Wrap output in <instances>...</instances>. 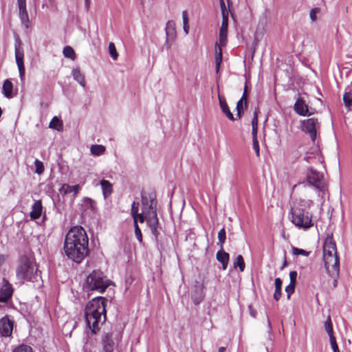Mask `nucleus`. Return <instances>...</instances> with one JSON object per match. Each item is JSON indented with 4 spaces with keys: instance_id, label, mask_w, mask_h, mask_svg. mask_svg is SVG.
<instances>
[{
    "instance_id": "35",
    "label": "nucleus",
    "mask_w": 352,
    "mask_h": 352,
    "mask_svg": "<svg viewBox=\"0 0 352 352\" xmlns=\"http://www.w3.org/2000/svg\"><path fill=\"white\" fill-rule=\"evenodd\" d=\"M134 226H135V235L138 240L139 242H142V234L141 230L138 225V221H134Z\"/></svg>"
},
{
    "instance_id": "61",
    "label": "nucleus",
    "mask_w": 352,
    "mask_h": 352,
    "mask_svg": "<svg viewBox=\"0 0 352 352\" xmlns=\"http://www.w3.org/2000/svg\"><path fill=\"white\" fill-rule=\"evenodd\" d=\"M84 352H92V351H90V350H87V349H85Z\"/></svg>"
},
{
    "instance_id": "14",
    "label": "nucleus",
    "mask_w": 352,
    "mask_h": 352,
    "mask_svg": "<svg viewBox=\"0 0 352 352\" xmlns=\"http://www.w3.org/2000/svg\"><path fill=\"white\" fill-rule=\"evenodd\" d=\"M294 109L296 113L300 116H306L312 114V113L309 112L308 106L302 98H298L296 100Z\"/></svg>"
},
{
    "instance_id": "60",
    "label": "nucleus",
    "mask_w": 352,
    "mask_h": 352,
    "mask_svg": "<svg viewBox=\"0 0 352 352\" xmlns=\"http://www.w3.org/2000/svg\"><path fill=\"white\" fill-rule=\"evenodd\" d=\"M243 94H246V96H248V88L246 85L244 87Z\"/></svg>"
},
{
    "instance_id": "16",
    "label": "nucleus",
    "mask_w": 352,
    "mask_h": 352,
    "mask_svg": "<svg viewBox=\"0 0 352 352\" xmlns=\"http://www.w3.org/2000/svg\"><path fill=\"white\" fill-rule=\"evenodd\" d=\"M191 298L195 305H199L203 300L204 298V294L203 292L202 285L195 287L192 292Z\"/></svg>"
},
{
    "instance_id": "46",
    "label": "nucleus",
    "mask_w": 352,
    "mask_h": 352,
    "mask_svg": "<svg viewBox=\"0 0 352 352\" xmlns=\"http://www.w3.org/2000/svg\"><path fill=\"white\" fill-rule=\"evenodd\" d=\"M275 289H282V280L280 278H275Z\"/></svg>"
},
{
    "instance_id": "57",
    "label": "nucleus",
    "mask_w": 352,
    "mask_h": 352,
    "mask_svg": "<svg viewBox=\"0 0 352 352\" xmlns=\"http://www.w3.org/2000/svg\"><path fill=\"white\" fill-rule=\"evenodd\" d=\"M338 277V276L337 277H332L333 278V285L334 287H337V284H338L337 278Z\"/></svg>"
},
{
    "instance_id": "32",
    "label": "nucleus",
    "mask_w": 352,
    "mask_h": 352,
    "mask_svg": "<svg viewBox=\"0 0 352 352\" xmlns=\"http://www.w3.org/2000/svg\"><path fill=\"white\" fill-rule=\"evenodd\" d=\"M324 329H325L326 332L328 333V335L333 333L332 322H331V319L330 316H329L327 317V318L324 322Z\"/></svg>"
},
{
    "instance_id": "30",
    "label": "nucleus",
    "mask_w": 352,
    "mask_h": 352,
    "mask_svg": "<svg viewBox=\"0 0 352 352\" xmlns=\"http://www.w3.org/2000/svg\"><path fill=\"white\" fill-rule=\"evenodd\" d=\"M245 262L241 255H238L236 261L234 262V267H239L241 272H243L245 269Z\"/></svg>"
},
{
    "instance_id": "54",
    "label": "nucleus",
    "mask_w": 352,
    "mask_h": 352,
    "mask_svg": "<svg viewBox=\"0 0 352 352\" xmlns=\"http://www.w3.org/2000/svg\"><path fill=\"white\" fill-rule=\"evenodd\" d=\"M184 25V30L185 32V33L187 34H188V31H189V25H188V23L187 24H183Z\"/></svg>"
},
{
    "instance_id": "45",
    "label": "nucleus",
    "mask_w": 352,
    "mask_h": 352,
    "mask_svg": "<svg viewBox=\"0 0 352 352\" xmlns=\"http://www.w3.org/2000/svg\"><path fill=\"white\" fill-rule=\"evenodd\" d=\"M252 127H258V114L256 111H255L254 113V117L252 120Z\"/></svg>"
},
{
    "instance_id": "23",
    "label": "nucleus",
    "mask_w": 352,
    "mask_h": 352,
    "mask_svg": "<svg viewBox=\"0 0 352 352\" xmlns=\"http://www.w3.org/2000/svg\"><path fill=\"white\" fill-rule=\"evenodd\" d=\"M139 203L133 202L131 206V215L133 218V221L139 219L140 223L144 221V217L143 214L138 213Z\"/></svg>"
},
{
    "instance_id": "53",
    "label": "nucleus",
    "mask_w": 352,
    "mask_h": 352,
    "mask_svg": "<svg viewBox=\"0 0 352 352\" xmlns=\"http://www.w3.org/2000/svg\"><path fill=\"white\" fill-rule=\"evenodd\" d=\"M252 138L257 139V127L252 128Z\"/></svg>"
},
{
    "instance_id": "39",
    "label": "nucleus",
    "mask_w": 352,
    "mask_h": 352,
    "mask_svg": "<svg viewBox=\"0 0 352 352\" xmlns=\"http://www.w3.org/2000/svg\"><path fill=\"white\" fill-rule=\"evenodd\" d=\"M295 289V285H292L289 283L286 287H285V292L287 294V298H290V296L294 292Z\"/></svg>"
},
{
    "instance_id": "34",
    "label": "nucleus",
    "mask_w": 352,
    "mask_h": 352,
    "mask_svg": "<svg viewBox=\"0 0 352 352\" xmlns=\"http://www.w3.org/2000/svg\"><path fill=\"white\" fill-rule=\"evenodd\" d=\"M12 352H33L32 347L25 344H21L13 350Z\"/></svg>"
},
{
    "instance_id": "62",
    "label": "nucleus",
    "mask_w": 352,
    "mask_h": 352,
    "mask_svg": "<svg viewBox=\"0 0 352 352\" xmlns=\"http://www.w3.org/2000/svg\"><path fill=\"white\" fill-rule=\"evenodd\" d=\"M286 265V262H285V263H283V267Z\"/></svg>"
},
{
    "instance_id": "8",
    "label": "nucleus",
    "mask_w": 352,
    "mask_h": 352,
    "mask_svg": "<svg viewBox=\"0 0 352 352\" xmlns=\"http://www.w3.org/2000/svg\"><path fill=\"white\" fill-rule=\"evenodd\" d=\"M292 222L298 228L307 230L313 226L311 215L305 212V210L300 207L296 206L292 208Z\"/></svg>"
},
{
    "instance_id": "11",
    "label": "nucleus",
    "mask_w": 352,
    "mask_h": 352,
    "mask_svg": "<svg viewBox=\"0 0 352 352\" xmlns=\"http://www.w3.org/2000/svg\"><path fill=\"white\" fill-rule=\"evenodd\" d=\"M23 51L20 48L19 45H15V59L16 63L19 69V77L21 82L25 80V66L23 63Z\"/></svg>"
},
{
    "instance_id": "29",
    "label": "nucleus",
    "mask_w": 352,
    "mask_h": 352,
    "mask_svg": "<svg viewBox=\"0 0 352 352\" xmlns=\"http://www.w3.org/2000/svg\"><path fill=\"white\" fill-rule=\"evenodd\" d=\"M63 53L66 58H69L72 60H74L76 58V53L74 49L70 46H65L63 48Z\"/></svg>"
},
{
    "instance_id": "51",
    "label": "nucleus",
    "mask_w": 352,
    "mask_h": 352,
    "mask_svg": "<svg viewBox=\"0 0 352 352\" xmlns=\"http://www.w3.org/2000/svg\"><path fill=\"white\" fill-rule=\"evenodd\" d=\"M182 19H183V24L188 23V14H187V12L186 10L183 11V12H182Z\"/></svg>"
},
{
    "instance_id": "38",
    "label": "nucleus",
    "mask_w": 352,
    "mask_h": 352,
    "mask_svg": "<svg viewBox=\"0 0 352 352\" xmlns=\"http://www.w3.org/2000/svg\"><path fill=\"white\" fill-rule=\"evenodd\" d=\"M219 4H220L222 17H223V16H228L229 10H227L224 1L219 0Z\"/></svg>"
},
{
    "instance_id": "17",
    "label": "nucleus",
    "mask_w": 352,
    "mask_h": 352,
    "mask_svg": "<svg viewBox=\"0 0 352 352\" xmlns=\"http://www.w3.org/2000/svg\"><path fill=\"white\" fill-rule=\"evenodd\" d=\"M13 84L10 79H6L4 80L2 86V94L3 95L8 99L13 98Z\"/></svg>"
},
{
    "instance_id": "36",
    "label": "nucleus",
    "mask_w": 352,
    "mask_h": 352,
    "mask_svg": "<svg viewBox=\"0 0 352 352\" xmlns=\"http://www.w3.org/2000/svg\"><path fill=\"white\" fill-rule=\"evenodd\" d=\"M292 253L294 255H302L304 256H308L309 255V252H307L305 250L300 249L298 248L293 247L292 248Z\"/></svg>"
},
{
    "instance_id": "12",
    "label": "nucleus",
    "mask_w": 352,
    "mask_h": 352,
    "mask_svg": "<svg viewBox=\"0 0 352 352\" xmlns=\"http://www.w3.org/2000/svg\"><path fill=\"white\" fill-rule=\"evenodd\" d=\"M166 46L167 49H170L172 45V43L176 36L175 23L173 21H168L167 22L166 27Z\"/></svg>"
},
{
    "instance_id": "33",
    "label": "nucleus",
    "mask_w": 352,
    "mask_h": 352,
    "mask_svg": "<svg viewBox=\"0 0 352 352\" xmlns=\"http://www.w3.org/2000/svg\"><path fill=\"white\" fill-rule=\"evenodd\" d=\"M109 52L113 60H116L118 58V54L117 53L114 43L112 42L109 44Z\"/></svg>"
},
{
    "instance_id": "52",
    "label": "nucleus",
    "mask_w": 352,
    "mask_h": 352,
    "mask_svg": "<svg viewBox=\"0 0 352 352\" xmlns=\"http://www.w3.org/2000/svg\"><path fill=\"white\" fill-rule=\"evenodd\" d=\"M247 97L248 96H246V94H243V96L241 97V98L239 100V101H241L242 103H245V104L246 105L247 104Z\"/></svg>"
},
{
    "instance_id": "55",
    "label": "nucleus",
    "mask_w": 352,
    "mask_h": 352,
    "mask_svg": "<svg viewBox=\"0 0 352 352\" xmlns=\"http://www.w3.org/2000/svg\"><path fill=\"white\" fill-rule=\"evenodd\" d=\"M250 308V314L252 317H255L256 316V312L255 310L252 309L251 307H249Z\"/></svg>"
},
{
    "instance_id": "63",
    "label": "nucleus",
    "mask_w": 352,
    "mask_h": 352,
    "mask_svg": "<svg viewBox=\"0 0 352 352\" xmlns=\"http://www.w3.org/2000/svg\"><path fill=\"white\" fill-rule=\"evenodd\" d=\"M268 326L270 327V322L269 320H268Z\"/></svg>"
},
{
    "instance_id": "59",
    "label": "nucleus",
    "mask_w": 352,
    "mask_h": 352,
    "mask_svg": "<svg viewBox=\"0 0 352 352\" xmlns=\"http://www.w3.org/2000/svg\"><path fill=\"white\" fill-rule=\"evenodd\" d=\"M226 351V347L221 346L219 348V352H225Z\"/></svg>"
},
{
    "instance_id": "41",
    "label": "nucleus",
    "mask_w": 352,
    "mask_h": 352,
    "mask_svg": "<svg viewBox=\"0 0 352 352\" xmlns=\"http://www.w3.org/2000/svg\"><path fill=\"white\" fill-rule=\"evenodd\" d=\"M297 275H298V274L296 271L290 272V273H289L290 283H289L296 285Z\"/></svg>"
},
{
    "instance_id": "50",
    "label": "nucleus",
    "mask_w": 352,
    "mask_h": 352,
    "mask_svg": "<svg viewBox=\"0 0 352 352\" xmlns=\"http://www.w3.org/2000/svg\"><path fill=\"white\" fill-rule=\"evenodd\" d=\"M281 296V289H275L274 294V298L276 300H278Z\"/></svg>"
},
{
    "instance_id": "31",
    "label": "nucleus",
    "mask_w": 352,
    "mask_h": 352,
    "mask_svg": "<svg viewBox=\"0 0 352 352\" xmlns=\"http://www.w3.org/2000/svg\"><path fill=\"white\" fill-rule=\"evenodd\" d=\"M34 166H35V173L38 174V175H41L43 172H44V170H45V168H44V165H43V163L38 160H36L34 161Z\"/></svg>"
},
{
    "instance_id": "13",
    "label": "nucleus",
    "mask_w": 352,
    "mask_h": 352,
    "mask_svg": "<svg viewBox=\"0 0 352 352\" xmlns=\"http://www.w3.org/2000/svg\"><path fill=\"white\" fill-rule=\"evenodd\" d=\"M13 329V322L7 316L0 320V333L2 336H10Z\"/></svg>"
},
{
    "instance_id": "9",
    "label": "nucleus",
    "mask_w": 352,
    "mask_h": 352,
    "mask_svg": "<svg viewBox=\"0 0 352 352\" xmlns=\"http://www.w3.org/2000/svg\"><path fill=\"white\" fill-rule=\"evenodd\" d=\"M307 180L310 185L320 191L319 196L324 198L327 189L323 174L310 168L307 173Z\"/></svg>"
},
{
    "instance_id": "24",
    "label": "nucleus",
    "mask_w": 352,
    "mask_h": 352,
    "mask_svg": "<svg viewBox=\"0 0 352 352\" xmlns=\"http://www.w3.org/2000/svg\"><path fill=\"white\" fill-rule=\"evenodd\" d=\"M72 76L75 80H76L82 87L85 86V76L80 72L79 68H74L72 70Z\"/></svg>"
},
{
    "instance_id": "37",
    "label": "nucleus",
    "mask_w": 352,
    "mask_h": 352,
    "mask_svg": "<svg viewBox=\"0 0 352 352\" xmlns=\"http://www.w3.org/2000/svg\"><path fill=\"white\" fill-rule=\"evenodd\" d=\"M226 239V230L224 228L220 230L218 233V239L221 243V246H223V244L225 243Z\"/></svg>"
},
{
    "instance_id": "25",
    "label": "nucleus",
    "mask_w": 352,
    "mask_h": 352,
    "mask_svg": "<svg viewBox=\"0 0 352 352\" xmlns=\"http://www.w3.org/2000/svg\"><path fill=\"white\" fill-rule=\"evenodd\" d=\"M100 185L102 190V193L104 198L107 197L112 192L113 188L112 184L107 180L102 179L100 182Z\"/></svg>"
},
{
    "instance_id": "43",
    "label": "nucleus",
    "mask_w": 352,
    "mask_h": 352,
    "mask_svg": "<svg viewBox=\"0 0 352 352\" xmlns=\"http://www.w3.org/2000/svg\"><path fill=\"white\" fill-rule=\"evenodd\" d=\"M253 149L254 150L257 156H259V144L257 139L253 140Z\"/></svg>"
},
{
    "instance_id": "10",
    "label": "nucleus",
    "mask_w": 352,
    "mask_h": 352,
    "mask_svg": "<svg viewBox=\"0 0 352 352\" xmlns=\"http://www.w3.org/2000/svg\"><path fill=\"white\" fill-rule=\"evenodd\" d=\"M319 128L320 123L316 118H311L302 122V131L309 133L313 141L316 138V131Z\"/></svg>"
},
{
    "instance_id": "4",
    "label": "nucleus",
    "mask_w": 352,
    "mask_h": 352,
    "mask_svg": "<svg viewBox=\"0 0 352 352\" xmlns=\"http://www.w3.org/2000/svg\"><path fill=\"white\" fill-rule=\"evenodd\" d=\"M157 201L153 198H148L146 196L142 197V212L144 221L149 227L152 234L157 240L161 227L159 225V221L156 211Z\"/></svg>"
},
{
    "instance_id": "56",
    "label": "nucleus",
    "mask_w": 352,
    "mask_h": 352,
    "mask_svg": "<svg viewBox=\"0 0 352 352\" xmlns=\"http://www.w3.org/2000/svg\"><path fill=\"white\" fill-rule=\"evenodd\" d=\"M331 348H332V350H333V352H340V351H339V349H338V344H337V345L332 346H331Z\"/></svg>"
},
{
    "instance_id": "26",
    "label": "nucleus",
    "mask_w": 352,
    "mask_h": 352,
    "mask_svg": "<svg viewBox=\"0 0 352 352\" xmlns=\"http://www.w3.org/2000/svg\"><path fill=\"white\" fill-rule=\"evenodd\" d=\"M49 127L60 131L63 130V122L56 116H54L50 121Z\"/></svg>"
},
{
    "instance_id": "19",
    "label": "nucleus",
    "mask_w": 352,
    "mask_h": 352,
    "mask_svg": "<svg viewBox=\"0 0 352 352\" xmlns=\"http://www.w3.org/2000/svg\"><path fill=\"white\" fill-rule=\"evenodd\" d=\"M80 186L78 184L74 186H69V184H65L60 188V193L63 195H67L73 193L75 197L79 192Z\"/></svg>"
},
{
    "instance_id": "64",
    "label": "nucleus",
    "mask_w": 352,
    "mask_h": 352,
    "mask_svg": "<svg viewBox=\"0 0 352 352\" xmlns=\"http://www.w3.org/2000/svg\"><path fill=\"white\" fill-rule=\"evenodd\" d=\"M142 1H143V2H144V1H146V0H142Z\"/></svg>"
},
{
    "instance_id": "3",
    "label": "nucleus",
    "mask_w": 352,
    "mask_h": 352,
    "mask_svg": "<svg viewBox=\"0 0 352 352\" xmlns=\"http://www.w3.org/2000/svg\"><path fill=\"white\" fill-rule=\"evenodd\" d=\"M323 259L327 272L331 277L339 276L340 264L335 242L327 237L323 245Z\"/></svg>"
},
{
    "instance_id": "40",
    "label": "nucleus",
    "mask_w": 352,
    "mask_h": 352,
    "mask_svg": "<svg viewBox=\"0 0 352 352\" xmlns=\"http://www.w3.org/2000/svg\"><path fill=\"white\" fill-rule=\"evenodd\" d=\"M298 204L300 207L309 208L313 204V201L310 199H307V200L302 199V200H300V202Z\"/></svg>"
},
{
    "instance_id": "18",
    "label": "nucleus",
    "mask_w": 352,
    "mask_h": 352,
    "mask_svg": "<svg viewBox=\"0 0 352 352\" xmlns=\"http://www.w3.org/2000/svg\"><path fill=\"white\" fill-rule=\"evenodd\" d=\"M42 210L43 206L41 201H36L32 207V211L30 214V218L33 220L38 219L41 215Z\"/></svg>"
},
{
    "instance_id": "48",
    "label": "nucleus",
    "mask_w": 352,
    "mask_h": 352,
    "mask_svg": "<svg viewBox=\"0 0 352 352\" xmlns=\"http://www.w3.org/2000/svg\"><path fill=\"white\" fill-rule=\"evenodd\" d=\"M329 340H330L331 346H334V345H337L336 340L335 336H333V333H331V334H329Z\"/></svg>"
},
{
    "instance_id": "58",
    "label": "nucleus",
    "mask_w": 352,
    "mask_h": 352,
    "mask_svg": "<svg viewBox=\"0 0 352 352\" xmlns=\"http://www.w3.org/2000/svg\"><path fill=\"white\" fill-rule=\"evenodd\" d=\"M85 1L86 8L88 10L89 7V1H90V0H85Z\"/></svg>"
},
{
    "instance_id": "20",
    "label": "nucleus",
    "mask_w": 352,
    "mask_h": 352,
    "mask_svg": "<svg viewBox=\"0 0 352 352\" xmlns=\"http://www.w3.org/2000/svg\"><path fill=\"white\" fill-rule=\"evenodd\" d=\"M19 16L21 23L26 29H28L30 26V21L27 8L19 9Z\"/></svg>"
},
{
    "instance_id": "28",
    "label": "nucleus",
    "mask_w": 352,
    "mask_h": 352,
    "mask_svg": "<svg viewBox=\"0 0 352 352\" xmlns=\"http://www.w3.org/2000/svg\"><path fill=\"white\" fill-rule=\"evenodd\" d=\"M343 101L344 106L348 110L352 109V93L351 91H346L343 96Z\"/></svg>"
},
{
    "instance_id": "47",
    "label": "nucleus",
    "mask_w": 352,
    "mask_h": 352,
    "mask_svg": "<svg viewBox=\"0 0 352 352\" xmlns=\"http://www.w3.org/2000/svg\"><path fill=\"white\" fill-rule=\"evenodd\" d=\"M18 9L27 8L26 0H17Z\"/></svg>"
},
{
    "instance_id": "49",
    "label": "nucleus",
    "mask_w": 352,
    "mask_h": 352,
    "mask_svg": "<svg viewBox=\"0 0 352 352\" xmlns=\"http://www.w3.org/2000/svg\"><path fill=\"white\" fill-rule=\"evenodd\" d=\"M329 340H330L331 346H334V345H337L336 340L335 336H333V333H331V334H329Z\"/></svg>"
},
{
    "instance_id": "6",
    "label": "nucleus",
    "mask_w": 352,
    "mask_h": 352,
    "mask_svg": "<svg viewBox=\"0 0 352 352\" xmlns=\"http://www.w3.org/2000/svg\"><path fill=\"white\" fill-rule=\"evenodd\" d=\"M110 285V280L100 270H94L87 277L84 288L87 291L103 293Z\"/></svg>"
},
{
    "instance_id": "7",
    "label": "nucleus",
    "mask_w": 352,
    "mask_h": 352,
    "mask_svg": "<svg viewBox=\"0 0 352 352\" xmlns=\"http://www.w3.org/2000/svg\"><path fill=\"white\" fill-rule=\"evenodd\" d=\"M228 16L222 17V22L219 34V42L215 43V64L216 72L218 73L222 61V47H225L228 43Z\"/></svg>"
},
{
    "instance_id": "15",
    "label": "nucleus",
    "mask_w": 352,
    "mask_h": 352,
    "mask_svg": "<svg viewBox=\"0 0 352 352\" xmlns=\"http://www.w3.org/2000/svg\"><path fill=\"white\" fill-rule=\"evenodd\" d=\"M103 352H113L114 349V342L112 338L111 333H106L102 338Z\"/></svg>"
},
{
    "instance_id": "44",
    "label": "nucleus",
    "mask_w": 352,
    "mask_h": 352,
    "mask_svg": "<svg viewBox=\"0 0 352 352\" xmlns=\"http://www.w3.org/2000/svg\"><path fill=\"white\" fill-rule=\"evenodd\" d=\"M318 8H314L310 11V18L312 21H315L316 20V14L318 12Z\"/></svg>"
},
{
    "instance_id": "42",
    "label": "nucleus",
    "mask_w": 352,
    "mask_h": 352,
    "mask_svg": "<svg viewBox=\"0 0 352 352\" xmlns=\"http://www.w3.org/2000/svg\"><path fill=\"white\" fill-rule=\"evenodd\" d=\"M236 109V111H237L236 116L239 118H241V113L243 111V103L241 102V101H238L237 102Z\"/></svg>"
},
{
    "instance_id": "27",
    "label": "nucleus",
    "mask_w": 352,
    "mask_h": 352,
    "mask_svg": "<svg viewBox=\"0 0 352 352\" xmlns=\"http://www.w3.org/2000/svg\"><path fill=\"white\" fill-rule=\"evenodd\" d=\"M90 151L92 155L99 156L104 153L105 147L100 144L92 145Z\"/></svg>"
},
{
    "instance_id": "21",
    "label": "nucleus",
    "mask_w": 352,
    "mask_h": 352,
    "mask_svg": "<svg viewBox=\"0 0 352 352\" xmlns=\"http://www.w3.org/2000/svg\"><path fill=\"white\" fill-rule=\"evenodd\" d=\"M219 100L221 111L226 115L229 120H234L233 114L230 112L226 100L220 96H219Z\"/></svg>"
},
{
    "instance_id": "1",
    "label": "nucleus",
    "mask_w": 352,
    "mask_h": 352,
    "mask_svg": "<svg viewBox=\"0 0 352 352\" xmlns=\"http://www.w3.org/2000/svg\"><path fill=\"white\" fill-rule=\"evenodd\" d=\"M89 239L82 226L72 228L65 236L63 250L65 255L73 261L80 263L88 255Z\"/></svg>"
},
{
    "instance_id": "5",
    "label": "nucleus",
    "mask_w": 352,
    "mask_h": 352,
    "mask_svg": "<svg viewBox=\"0 0 352 352\" xmlns=\"http://www.w3.org/2000/svg\"><path fill=\"white\" fill-rule=\"evenodd\" d=\"M16 278L21 283L25 280L38 282L41 278L40 272L36 263L30 258L24 256L21 258L20 263L16 270Z\"/></svg>"
},
{
    "instance_id": "2",
    "label": "nucleus",
    "mask_w": 352,
    "mask_h": 352,
    "mask_svg": "<svg viewBox=\"0 0 352 352\" xmlns=\"http://www.w3.org/2000/svg\"><path fill=\"white\" fill-rule=\"evenodd\" d=\"M106 298L100 296L96 297L85 307L86 324L93 334H96L100 330V326L106 320Z\"/></svg>"
},
{
    "instance_id": "22",
    "label": "nucleus",
    "mask_w": 352,
    "mask_h": 352,
    "mask_svg": "<svg viewBox=\"0 0 352 352\" xmlns=\"http://www.w3.org/2000/svg\"><path fill=\"white\" fill-rule=\"evenodd\" d=\"M217 259L222 264V268L225 270L228 266L229 254L223 250H219L217 253Z\"/></svg>"
}]
</instances>
